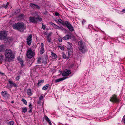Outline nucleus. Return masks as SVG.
I'll list each match as a JSON object with an SVG mask.
<instances>
[{"mask_svg": "<svg viewBox=\"0 0 125 125\" xmlns=\"http://www.w3.org/2000/svg\"><path fill=\"white\" fill-rule=\"evenodd\" d=\"M62 55V57L63 58L65 59L66 58H67V59H68L69 58V57H66V55L63 52H62L61 53Z\"/></svg>", "mask_w": 125, "mask_h": 125, "instance_id": "obj_21", "label": "nucleus"}, {"mask_svg": "<svg viewBox=\"0 0 125 125\" xmlns=\"http://www.w3.org/2000/svg\"><path fill=\"white\" fill-rule=\"evenodd\" d=\"M4 55L6 60L9 62L12 60L14 57L12 51L10 49H7L5 50Z\"/></svg>", "mask_w": 125, "mask_h": 125, "instance_id": "obj_1", "label": "nucleus"}, {"mask_svg": "<svg viewBox=\"0 0 125 125\" xmlns=\"http://www.w3.org/2000/svg\"><path fill=\"white\" fill-rule=\"evenodd\" d=\"M49 23L50 24L52 25L53 27L55 26L56 24L54 23H53L52 22H50Z\"/></svg>", "mask_w": 125, "mask_h": 125, "instance_id": "obj_39", "label": "nucleus"}, {"mask_svg": "<svg viewBox=\"0 0 125 125\" xmlns=\"http://www.w3.org/2000/svg\"><path fill=\"white\" fill-rule=\"evenodd\" d=\"M78 47L81 52L84 53L87 50L84 42L80 41L78 42Z\"/></svg>", "mask_w": 125, "mask_h": 125, "instance_id": "obj_3", "label": "nucleus"}, {"mask_svg": "<svg viewBox=\"0 0 125 125\" xmlns=\"http://www.w3.org/2000/svg\"><path fill=\"white\" fill-rule=\"evenodd\" d=\"M85 22V21H84V20H83V21H82V23L83 25V22Z\"/></svg>", "mask_w": 125, "mask_h": 125, "instance_id": "obj_50", "label": "nucleus"}, {"mask_svg": "<svg viewBox=\"0 0 125 125\" xmlns=\"http://www.w3.org/2000/svg\"><path fill=\"white\" fill-rule=\"evenodd\" d=\"M7 39V34L6 31H0V39L5 40Z\"/></svg>", "mask_w": 125, "mask_h": 125, "instance_id": "obj_5", "label": "nucleus"}, {"mask_svg": "<svg viewBox=\"0 0 125 125\" xmlns=\"http://www.w3.org/2000/svg\"><path fill=\"white\" fill-rule=\"evenodd\" d=\"M36 18L37 19V21H41L42 20V19L39 17H38Z\"/></svg>", "mask_w": 125, "mask_h": 125, "instance_id": "obj_37", "label": "nucleus"}, {"mask_svg": "<svg viewBox=\"0 0 125 125\" xmlns=\"http://www.w3.org/2000/svg\"><path fill=\"white\" fill-rule=\"evenodd\" d=\"M67 28L71 32L73 31L74 30L73 28L72 25H71V26Z\"/></svg>", "mask_w": 125, "mask_h": 125, "instance_id": "obj_23", "label": "nucleus"}, {"mask_svg": "<svg viewBox=\"0 0 125 125\" xmlns=\"http://www.w3.org/2000/svg\"><path fill=\"white\" fill-rule=\"evenodd\" d=\"M122 12L124 13L125 12V9H123L122 10Z\"/></svg>", "mask_w": 125, "mask_h": 125, "instance_id": "obj_48", "label": "nucleus"}, {"mask_svg": "<svg viewBox=\"0 0 125 125\" xmlns=\"http://www.w3.org/2000/svg\"><path fill=\"white\" fill-rule=\"evenodd\" d=\"M43 97L42 96H41L39 97V100L40 101L41 100H42L43 99Z\"/></svg>", "mask_w": 125, "mask_h": 125, "instance_id": "obj_42", "label": "nucleus"}, {"mask_svg": "<svg viewBox=\"0 0 125 125\" xmlns=\"http://www.w3.org/2000/svg\"><path fill=\"white\" fill-rule=\"evenodd\" d=\"M71 73V71L70 70L66 69L63 72L62 75L63 76H68Z\"/></svg>", "mask_w": 125, "mask_h": 125, "instance_id": "obj_6", "label": "nucleus"}, {"mask_svg": "<svg viewBox=\"0 0 125 125\" xmlns=\"http://www.w3.org/2000/svg\"><path fill=\"white\" fill-rule=\"evenodd\" d=\"M32 35H31L30 34L29 36L27 37V44L30 46V45L31 42V40H32Z\"/></svg>", "mask_w": 125, "mask_h": 125, "instance_id": "obj_7", "label": "nucleus"}, {"mask_svg": "<svg viewBox=\"0 0 125 125\" xmlns=\"http://www.w3.org/2000/svg\"><path fill=\"white\" fill-rule=\"evenodd\" d=\"M59 48H60L61 50H63L64 49V48L63 47H61L59 46Z\"/></svg>", "mask_w": 125, "mask_h": 125, "instance_id": "obj_43", "label": "nucleus"}, {"mask_svg": "<svg viewBox=\"0 0 125 125\" xmlns=\"http://www.w3.org/2000/svg\"><path fill=\"white\" fill-rule=\"evenodd\" d=\"M20 76H18L16 77L15 78L16 80H19L20 79Z\"/></svg>", "mask_w": 125, "mask_h": 125, "instance_id": "obj_41", "label": "nucleus"}, {"mask_svg": "<svg viewBox=\"0 0 125 125\" xmlns=\"http://www.w3.org/2000/svg\"><path fill=\"white\" fill-rule=\"evenodd\" d=\"M29 19L30 21L33 23H35L38 21L37 18L33 17H30Z\"/></svg>", "mask_w": 125, "mask_h": 125, "instance_id": "obj_8", "label": "nucleus"}, {"mask_svg": "<svg viewBox=\"0 0 125 125\" xmlns=\"http://www.w3.org/2000/svg\"><path fill=\"white\" fill-rule=\"evenodd\" d=\"M12 27L14 29L21 32L26 28L24 24L22 22L16 23L13 25Z\"/></svg>", "mask_w": 125, "mask_h": 125, "instance_id": "obj_2", "label": "nucleus"}, {"mask_svg": "<svg viewBox=\"0 0 125 125\" xmlns=\"http://www.w3.org/2000/svg\"><path fill=\"white\" fill-rule=\"evenodd\" d=\"M19 62L21 65L22 66H24V64H23V62L22 60H20Z\"/></svg>", "mask_w": 125, "mask_h": 125, "instance_id": "obj_30", "label": "nucleus"}, {"mask_svg": "<svg viewBox=\"0 0 125 125\" xmlns=\"http://www.w3.org/2000/svg\"><path fill=\"white\" fill-rule=\"evenodd\" d=\"M55 15L56 16H58L59 15V14L58 13L56 12L55 13Z\"/></svg>", "mask_w": 125, "mask_h": 125, "instance_id": "obj_47", "label": "nucleus"}, {"mask_svg": "<svg viewBox=\"0 0 125 125\" xmlns=\"http://www.w3.org/2000/svg\"><path fill=\"white\" fill-rule=\"evenodd\" d=\"M41 47L40 51V53L41 54H43L44 52V44L43 43L41 44Z\"/></svg>", "mask_w": 125, "mask_h": 125, "instance_id": "obj_11", "label": "nucleus"}, {"mask_svg": "<svg viewBox=\"0 0 125 125\" xmlns=\"http://www.w3.org/2000/svg\"><path fill=\"white\" fill-rule=\"evenodd\" d=\"M8 82L10 84L12 85L14 87H16L17 86L16 84L14 83L12 81H9Z\"/></svg>", "mask_w": 125, "mask_h": 125, "instance_id": "obj_17", "label": "nucleus"}, {"mask_svg": "<svg viewBox=\"0 0 125 125\" xmlns=\"http://www.w3.org/2000/svg\"><path fill=\"white\" fill-rule=\"evenodd\" d=\"M67 48L68 49H70L72 48V44L69 42H67Z\"/></svg>", "mask_w": 125, "mask_h": 125, "instance_id": "obj_19", "label": "nucleus"}, {"mask_svg": "<svg viewBox=\"0 0 125 125\" xmlns=\"http://www.w3.org/2000/svg\"><path fill=\"white\" fill-rule=\"evenodd\" d=\"M27 55L28 58H32L35 55L34 51L31 48L29 49L27 52Z\"/></svg>", "mask_w": 125, "mask_h": 125, "instance_id": "obj_4", "label": "nucleus"}, {"mask_svg": "<svg viewBox=\"0 0 125 125\" xmlns=\"http://www.w3.org/2000/svg\"><path fill=\"white\" fill-rule=\"evenodd\" d=\"M21 100L23 102L24 104H25L26 105L27 104V102L23 98H22V99Z\"/></svg>", "mask_w": 125, "mask_h": 125, "instance_id": "obj_35", "label": "nucleus"}, {"mask_svg": "<svg viewBox=\"0 0 125 125\" xmlns=\"http://www.w3.org/2000/svg\"><path fill=\"white\" fill-rule=\"evenodd\" d=\"M3 55H0V61H1L3 59Z\"/></svg>", "mask_w": 125, "mask_h": 125, "instance_id": "obj_38", "label": "nucleus"}, {"mask_svg": "<svg viewBox=\"0 0 125 125\" xmlns=\"http://www.w3.org/2000/svg\"><path fill=\"white\" fill-rule=\"evenodd\" d=\"M52 57L55 58H56L57 57V56L56 54L52 52Z\"/></svg>", "mask_w": 125, "mask_h": 125, "instance_id": "obj_29", "label": "nucleus"}, {"mask_svg": "<svg viewBox=\"0 0 125 125\" xmlns=\"http://www.w3.org/2000/svg\"><path fill=\"white\" fill-rule=\"evenodd\" d=\"M68 55L69 56H70L73 53V48L68 49Z\"/></svg>", "mask_w": 125, "mask_h": 125, "instance_id": "obj_13", "label": "nucleus"}, {"mask_svg": "<svg viewBox=\"0 0 125 125\" xmlns=\"http://www.w3.org/2000/svg\"><path fill=\"white\" fill-rule=\"evenodd\" d=\"M44 82V80H38V82L37 83V85L39 86L40 85V83H43Z\"/></svg>", "mask_w": 125, "mask_h": 125, "instance_id": "obj_24", "label": "nucleus"}, {"mask_svg": "<svg viewBox=\"0 0 125 125\" xmlns=\"http://www.w3.org/2000/svg\"><path fill=\"white\" fill-rule=\"evenodd\" d=\"M8 41L9 42H11L13 40V39L12 37H10L8 38H7Z\"/></svg>", "mask_w": 125, "mask_h": 125, "instance_id": "obj_28", "label": "nucleus"}, {"mask_svg": "<svg viewBox=\"0 0 125 125\" xmlns=\"http://www.w3.org/2000/svg\"><path fill=\"white\" fill-rule=\"evenodd\" d=\"M54 27L56 29H62V28L61 27H59V26L57 25L56 24L55 25V26Z\"/></svg>", "mask_w": 125, "mask_h": 125, "instance_id": "obj_31", "label": "nucleus"}, {"mask_svg": "<svg viewBox=\"0 0 125 125\" xmlns=\"http://www.w3.org/2000/svg\"><path fill=\"white\" fill-rule=\"evenodd\" d=\"M70 38V36L68 35H66L64 36L63 38V39L64 40H67L69 39Z\"/></svg>", "mask_w": 125, "mask_h": 125, "instance_id": "obj_22", "label": "nucleus"}, {"mask_svg": "<svg viewBox=\"0 0 125 125\" xmlns=\"http://www.w3.org/2000/svg\"><path fill=\"white\" fill-rule=\"evenodd\" d=\"M30 6L33 9L36 8L38 9H39L40 8V7L39 6L32 3H30Z\"/></svg>", "mask_w": 125, "mask_h": 125, "instance_id": "obj_12", "label": "nucleus"}, {"mask_svg": "<svg viewBox=\"0 0 125 125\" xmlns=\"http://www.w3.org/2000/svg\"><path fill=\"white\" fill-rule=\"evenodd\" d=\"M27 93L28 95L31 96L32 95V93L31 89H29L27 90Z\"/></svg>", "mask_w": 125, "mask_h": 125, "instance_id": "obj_15", "label": "nucleus"}, {"mask_svg": "<svg viewBox=\"0 0 125 125\" xmlns=\"http://www.w3.org/2000/svg\"><path fill=\"white\" fill-rule=\"evenodd\" d=\"M64 25H66L67 27L71 26V25L70 23L67 21H65L64 22Z\"/></svg>", "mask_w": 125, "mask_h": 125, "instance_id": "obj_14", "label": "nucleus"}, {"mask_svg": "<svg viewBox=\"0 0 125 125\" xmlns=\"http://www.w3.org/2000/svg\"><path fill=\"white\" fill-rule=\"evenodd\" d=\"M14 123V122L13 121H10L9 122L8 125H13Z\"/></svg>", "mask_w": 125, "mask_h": 125, "instance_id": "obj_36", "label": "nucleus"}, {"mask_svg": "<svg viewBox=\"0 0 125 125\" xmlns=\"http://www.w3.org/2000/svg\"><path fill=\"white\" fill-rule=\"evenodd\" d=\"M123 121L124 123L125 124V117H124L123 118Z\"/></svg>", "mask_w": 125, "mask_h": 125, "instance_id": "obj_49", "label": "nucleus"}, {"mask_svg": "<svg viewBox=\"0 0 125 125\" xmlns=\"http://www.w3.org/2000/svg\"><path fill=\"white\" fill-rule=\"evenodd\" d=\"M47 40L50 43L51 42V38L49 37H47Z\"/></svg>", "mask_w": 125, "mask_h": 125, "instance_id": "obj_34", "label": "nucleus"}, {"mask_svg": "<svg viewBox=\"0 0 125 125\" xmlns=\"http://www.w3.org/2000/svg\"><path fill=\"white\" fill-rule=\"evenodd\" d=\"M41 58L40 57L39 58H38L37 60V62L38 63L40 64L41 62Z\"/></svg>", "mask_w": 125, "mask_h": 125, "instance_id": "obj_32", "label": "nucleus"}, {"mask_svg": "<svg viewBox=\"0 0 125 125\" xmlns=\"http://www.w3.org/2000/svg\"><path fill=\"white\" fill-rule=\"evenodd\" d=\"M42 28L43 29H44L45 28V25H43V23H42Z\"/></svg>", "mask_w": 125, "mask_h": 125, "instance_id": "obj_44", "label": "nucleus"}, {"mask_svg": "<svg viewBox=\"0 0 125 125\" xmlns=\"http://www.w3.org/2000/svg\"><path fill=\"white\" fill-rule=\"evenodd\" d=\"M22 112L24 113L26 112L27 111V109L26 107L23 108H22Z\"/></svg>", "mask_w": 125, "mask_h": 125, "instance_id": "obj_33", "label": "nucleus"}, {"mask_svg": "<svg viewBox=\"0 0 125 125\" xmlns=\"http://www.w3.org/2000/svg\"><path fill=\"white\" fill-rule=\"evenodd\" d=\"M49 85L48 84H47L45 85L42 88V89L43 90H46L48 89Z\"/></svg>", "mask_w": 125, "mask_h": 125, "instance_id": "obj_20", "label": "nucleus"}, {"mask_svg": "<svg viewBox=\"0 0 125 125\" xmlns=\"http://www.w3.org/2000/svg\"><path fill=\"white\" fill-rule=\"evenodd\" d=\"M58 40L60 42H62V39L61 38H60L58 39Z\"/></svg>", "mask_w": 125, "mask_h": 125, "instance_id": "obj_46", "label": "nucleus"}, {"mask_svg": "<svg viewBox=\"0 0 125 125\" xmlns=\"http://www.w3.org/2000/svg\"><path fill=\"white\" fill-rule=\"evenodd\" d=\"M5 46L3 45H0V52H2L5 49Z\"/></svg>", "mask_w": 125, "mask_h": 125, "instance_id": "obj_18", "label": "nucleus"}, {"mask_svg": "<svg viewBox=\"0 0 125 125\" xmlns=\"http://www.w3.org/2000/svg\"><path fill=\"white\" fill-rule=\"evenodd\" d=\"M58 22L62 25H63L64 23V22L63 21L60 19H59L58 20Z\"/></svg>", "mask_w": 125, "mask_h": 125, "instance_id": "obj_26", "label": "nucleus"}, {"mask_svg": "<svg viewBox=\"0 0 125 125\" xmlns=\"http://www.w3.org/2000/svg\"><path fill=\"white\" fill-rule=\"evenodd\" d=\"M11 103H14V101H12L11 102Z\"/></svg>", "mask_w": 125, "mask_h": 125, "instance_id": "obj_51", "label": "nucleus"}, {"mask_svg": "<svg viewBox=\"0 0 125 125\" xmlns=\"http://www.w3.org/2000/svg\"><path fill=\"white\" fill-rule=\"evenodd\" d=\"M29 107L30 108V110L29 111V112H31L32 107V106L31 104H29Z\"/></svg>", "mask_w": 125, "mask_h": 125, "instance_id": "obj_25", "label": "nucleus"}, {"mask_svg": "<svg viewBox=\"0 0 125 125\" xmlns=\"http://www.w3.org/2000/svg\"><path fill=\"white\" fill-rule=\"evenodd\" d=\"M52 34V32H51L47 36V37H50V36H51V34Z\"/></svg>", "mask_w": 125, "mask_h": 125, "instance_id": "obj_45", "label": "nucleus"}, {"mask_svg": "<svg viewBox=\"0 0 125 125\" xmlns=\"http://www.w3.org/2000/svg\"><path fill=\"white\" fill-rule=\"evenodd\" d=\"M9 4L8 2H7L6 4V5L5 6H3V7H4L5 8H7L8 5H9Z\"/></svg>", "mask_w": 125, "mask_h": 125, "instance_id": "obj_40", "label": "nucleus"}, {"mask_svg": "<svg viewBox=\"0 0 125 125\" xmlns=\"http://www.w3.org/2000/svg\"><path fill=\"white\" fill-rule=\"evenodd\" d=\"M110 101L112 102H117L118 101V99L116 98V95H113L111 98L110 99Z\"/></svg>", "mask_w": 125, "mask_h": 125, "instance_id": "obj_10", "label": "nucleus"}, {"mask_svg": "<svg viewBox=\"0 0 125 125\" xmlns=\"http://www.w3.org/2000/svg\"><path fill=\"white\" fill-rule=\"evenodd\" d=\"M45 119L50 124V125H51L52 123H51L50 121V119L48 118L47 117H45Z\"/></svg>", "mask_w": 125, "mask_h": 125, "instance_id": "obj_27", "label": "nucleus"}, {"mask_svg": "<svg viewBox=\"0 0 125 125\" xmlns=\"http://www.w3.org/2000/svg\"><path fill=\"white\" fill-rule=\"evenodd\" d=\"M66 78H65V77H63L61 78H60L59 79H56L55 80V82H60L61 81L63 80H64L65 79H66Z\"/></svg>", "mask_w": 125, "mask_h": 125, "instance_id": "obj_16", "label": "nucleus"}, {"mask_svg": "<svg viewBox=\"0 0 125 125\" xmlns=\"http://www.w3.org/2000/svg\"><path fill=\"white\" fill-rule=\"evenodd\" d=\"M1 73L0 72V74H1Z\"/></svg>", "mask_w": 125, "mask_h": 125, "instance_id": "obj_53", "label": "nucleus"}, {"mask_svg": "<svg viewBox=\"0 0 125 125\" xmlns=\"http://www.w3.org/2000/svg\"><path fill=\"white\" fill-rule=\"evenodd\" d=\"M37 103H38V104H39V101H38V102H37Z\"/></svg>", "mask_w": 125, "mask_h": 125, "instance_id": "obj_52", "label": "nucleus"}, {"mask_svg": "<svg viewBox=\"0 0 125 125\" xmlns=\"http://www.w3.org/2000/svg\"><path fill=\"white\" fill-rule=\"evenodd\" d=\"M1 93L2 95L6 98H9L10 96V95L6 91L4 92L2 91L1 92Z\"/></svg>", "mask_w": 125, "mask_h": 125, "instance_id": "obj_9", "label": "nucleus"}]
</instances>
